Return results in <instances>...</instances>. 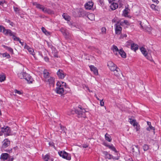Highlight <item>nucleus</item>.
Wrapping results in <instances>:
<instances>
[{
    "instance_id": "25",
    "label": "nucleus",
    "mask_w": 161,
    "mask_h": 161,
    "mask_svg": "<svg viewBox=\"0 0 161 161\" xmlns=\"http://www.w3.org/2000/svg\"><path fill=\"white\" fill-rule=\"evenodd\" d=\"M43 75L44 77L46 79V80H47L49 77H51L49 75V73L46 70H44V71Z\"/></svg>"
},
{
    "instance_id": "15",
    "label": "nucleus",
    "mask_w": 161,
    "mask_h": 161,
    "mask_svg": "<svg viewBox=\"0 0 161 161\" xmlns=\"http://www.w3.org/2000/svg\"><path fill=\"white\" fill-rule=\"evenodd\" d=\"M24 48L27 49L30 54L33 55H35L33 49L27 45L26 43H25V45L24 46Z\"/></svg>"
},
{
    "instance_id": "8",
    "label": "nucleus",
    "mask_w": 161,
    "mask_h": 161,
    "mask_svg": "<svg viewBox=\"0 0 161 161\" xmlns=\"http://www.w3.org/2000/svg\"><path fill=\"white\" fill-rule=\"evenodd\" d=\"M108 66L111 71L114 70L117 68V66L111 61H109L108 63Z\"/></svg>"
},
{
    "instance_id": "58",
    "label": "nucleus",
    "mask_w": 161,
    "mask_h": 161,
    "mask_svg": "<svg viewBox=\"0 0 161 161\" xmlns=\"http://www.w3.org/2000/svg\"><path fill=\"white\" fill-rule=\"evenodd\" d=\"M8 158H9L8 161H13L14 159V158H13L12 157V158H11L10 156H9V157Z\"/></svg>"
},
{
    "instance_id": "6",
    "label": "nucleus",
    "mask_w": 161,
    "mask_h": 161,
    "mask_svg": "<svg viewBox=\"0 0 161 161\" xmlns=\"http://www.w3.org/2000/svg\"><path fill=\"white\" fill-rule=\"evenodd\" d=\"M2 131L6 136H8L11 135L10 129L9 127L7 126L5 128H2Z\"/></svg>"
},
{
    "instance_id": "35",
    "label": "nucleus",
    "mask_w": 161,
    "mask_h": 161,
    "mask_svg": "<svg viewBox=\"0 0 161 161\" xmlns=\"http://www.w3.org/2000/svg\"><path fill=\"white\" fill-rule=\"evenodd\" d=\"M150 7L152 9L154 10L158 11V7L154 4H152L150 6Z\"/></svg>"
},
{
    "instance_id": "47",
    "label": "nucleus",
    "mask_w": 161,
    "mask_h": 161,
    "mask_svg": "<svg viewBox=\"0 0 161 161\" xmlns=\"http://www.w3.org/2000/svg\"><path fill=\"white\" fill-rule=\"evenodd\" d=\"M14 92L18 94L19 95L23 93L22 92H21V91L17 90L16 89H15L14 90Z\"/></svg>"
},
{
    "instance_id": "62",
    "label": "nucleus",
    "mask_w": 161,
    "mask_h": 161,
    "mask_svg": "<svg viewBox=\"0 0 161 161\" xmlns=\"http://www.w3.org/2000/svg\"><path fill=\"white\" fill-rule=\"evenodd\" d=\"M116 19L115 18H114L112 20V22L114 23H115L116 22Z\"/></svg>"
},
{
    "instance_id": "33",
    "label": "nucleus",
    "mask_w": 161,
    "mask_h": 161,
    "mask_svg": "<svg viewBox=\"0 0 161 161\" xmlns=\"http://www.w3.org/2000/svg\"><path fill=\"white\" fill-rule=\"evenodd\" d=\"M129 120L130 123L134 127H135L136 125L137 124V123L136 122V120L134 119H129Z\"/></svg>"
},
{
    "instance_id": "40",
    "label": "nucleus",
    "mask_w": 161,
    "mask_h": 161,
    "mask_svg": "<svg viewBox=\"0 0 161 161\" xmlns=\"http://www.w3.org/2000/svg\"><path fill=\"white\" fill-rule=\"evenodd\" d=\"M63 17L66 20L69 21L70 19V17L66 14H64L62 15Z\"/></svg>"
},
{
    "instance_id": "61",
    "label": "nucleus",
    "mask_w": 161,
    "mask_h": 161,
    "mask_svg": "<svg viewBox=\"0 0 161 161\" xmlns=\"http://www.w3.org/2000/svg\"><path fill=\"white\" fill-rule=\"evenodd\" d=\"M9 24L10 25H11L12 26H13L14 25V23L11 21H10L9 22Z\"/></svg>"
},
{
    "instance_id": "55",
    "label": "nucleus",
    "mask_w": 161,
    "mask_h": 161,
    "mask_svg": "<svg viewBox=\"0 0 161 161\" xmlns=\"http://www.w3.org/2000/svg\"><path fill=\"white\" fill-rule=\"evenodd\" d=\"M136 131H138L139 129H140V128H139V126H138L137 125V124H136Z\"/></svg>"
},
{
    "instance_id": "18",
    "label": "nucleus",
    "mask_w": 161,
    "mask_h": 161,
    "mask_svg": "<svg viewBox=\"0 0 161 161\" xmlns=\"http://www.w3.org/2000/svg\"><path fill=\"white\" fill-rule=\"evenodd\" d=\"M43 158L45 161H53V159L49 155L47 154L43 157Z\"/></svg>"
},
{
    "instance_id": "19",
    "label": "nucleus",
    "mask_w": 161,
    "mask_h": 161,
    "mask_svg": "<svg viewBox=\"0 0 161 161\" xmlns=\"http://www.w3.org/2000/svg\"><path fill=\"white\" fill-rule=\"evenodd\" d=\"M113 71L114 72V75L117 77L120 76V75L122 74V73L120 71V69L117 67V68L115 70Z\"/></svg>"
},
{
    "instance_id": "59",
    "label": "nucleus",
    "mask_w": 161,
    "mask_h": 161,
    "mask_svg": "<svg viewBox=\"0 0 161 161\" xmlns=\"http://www.w3.org/2000/svg\"><path fill=\"white\" fill-rule=\"evenodd\" d=\"M82 147L84 148H86L88 147V145L87 144H84L82 145Z\"/></svg>"
},
{
    "instance_id": "11",
    "label": "nucleus",
    "mask_w": 161,
    "mask_h": 161,
    "mask_svg": "<svg viewBox=\"0 0 161 161\" xmlns=\"http://www.w3.org/2000/svg\"><path fill=\"white\" fill-rule=\"evenodd\" d=\"M132 151L135 155L139 154L140 153L139 147L138 145H135L132 147Z\"/></svg>"
},
{
    "instance_id": "30",
    "label": "nucleus",
    "mask_w": 161,
    "mask_h": 161,
    "mask_svg": "<svg viewBox=\"0 0 161 161\" xmlns=\"http://www.w3.org/2000/svg\"><path fill=\"white\" fill-rule=\"evenodd\" d=\"M26 72H21L18 74V76L20 79H24L25 75Z\"/></svg>"
},
{
    "instance_id": "41",
    "label": "nucleus",
    "mask_w": 161,
    "mask_h": 161,
    "mask_svg": "<svg viewBox=\"0 0 161 161\" xmlns=\"http://www.w3.org/2000/svg\"><path fill=\"white\" fill-rule=\"evenodd\" d=\"M43 12H44V13H47L48 14H50L53 13V11L50 9H47L45 8V9H44Z\"/></svg>"
},
{
    "instance_id": "17",
    "label": "nucleus",
    "mask_w": 161,
    "mask_h": 161,
    "mask_svg": "<svg viewBox=\"0 0 161 161\" xmlns=\"http://www.w3.org/2000/svg\"><path fill=\"white\" fill-rule=\"evenodd\" d=\"M54 80L55 79L53 77H50L46 80L48 82L50 86H51L52 85L53 86L55 83Z\"/></svg>"
},
{
    "instance_id": "14",
    "label": "nucleus",
    "mask_w": 161,
    "mask_h": 161,
    "mask_svg": "<svg viewBox=\"0 0 161 161\" xmlns=\"http://www.w3.org/2000/svg\"><path fill=\"white\" fill-rule=\"evenodd\" d=\"M91 70L93 72L94 74L95 75H97L98 74V71L97 68L94 66L91 65L89 66Z\"/></svg>"
},
{
    "instance_id": "26",
    "label": "nucleus",
    "mask_w": 161,
    "mask_h": 161,
    "mask_svg": "<svg viewBox=\"0 0 161 161\" xmlns=\"http://www.w3.org/2000/svg\"><path fill=\"white\" fill-rule=\"evenodd\" d=\"M2 46L6 49L8 50L11 54L14 53L13 50V49L10 47H8L4 45H3Z\"/></svg>"
},
{
    "instance_id": "50",
    "label": "nucleus",
    "mask_w": 161,
    "mask_h": 161,
    "mask_svg": "<svg viewBox=\"0 0 161 161\" xmlns=\"http://www.w3.org/2000/svg\"><path fill=\"white\" fill-rule=\"evenodd\" d=\"M145 57L147 59H148V60H149L150 61H152L153 60L152 57L151 56H148V55H147V56Z\"/></svg>"
},
{
    "instance_id": "23",
    "label": "nucleus",
    "mask_w": 161,
    "mask_h": 161,
    "mask_svg": "<svg viewBox=\"0 0 161 161\" xmlns=\"http://www.w3.org/2000/svg\"><path fill=\"white\" fill-rule=\"evenodd\" d=\"M138 46L137 44H135L134 43L131 44V49L135 52L138 49Z\"/></svg>"
},
{
    "instance_id": "7",
    "label": "nucleus",
    "mask_w": 161,
    "mask_h": 161,
    "mask_svg": "<svg viewBox=\"0 0 161 161\" xmlns=\"http://www.w3.org/2000/svg\"><path fill=\"white\" fill-rule=\"evenodd\" d=\"M57 74L59 78L61 79H64L66 75V74L64 73L62 70L61 69H58Z\"/></svg>"
},
{
    "instance_id": "52",
    "label": "nucleus",
    "mask_w": 161,
    "mask_h": 161,
    "mask_svg": "<svg viewBox=\"0 0 161 161\" xmlns=\"http://www.w3.org/2000/svg\"><path fill=\"white\" fill-rule=\"evenodd\" d=\"M100 104L101 106H103L104 105V102H103V99H102V100H100Z\"/></svg>"
},
{
    "instance_id": "43",
    "label": "nucleus",
    "mask_w": 161,
    "mask_h": 161,
    "mask_svg": "<svg viewBox=\"0 0 161 161\" xmlns=\"http://www.w3.org/2000/svg\"><path fill=\"white\" fill-rule=\"evenodd\" d=\"M2 55L3 57H6L8 58H10V55L7 53H3L2 54Z\"/></svg>"
},
{
    "instance_id": "10",
    "label": "nucleus",
    "mask_w": 161,
    "mask_h": 161,
    "mask_svg": "<svg viewBox=\"0 0 161 161\" xmlns=\"http://www.w3.org/2000/svg\"><path fill=\"white\" fill-rule=\"evenodd\" d=\"M10 141L8 139H5L2 142V148H5L10 144Z\"/></svg>"
},
{
    "instance_id": "49",
    "label": "nucleus",
    "mask_w": 161,
    "mask_h": 161,
    "mask_svg": "<svg viewBox=\"0 0 161 161\" xmlns=\"http://www.w3.org/2000/svg\"><path fill=\"white\" fill-rule=\"evenodd\" d=\"M106 29L105 27H103L101 28L102 32L103 33H105L106 32Z\"/></svg>"
},
{
    "instance_id": "63",
    "label": "nucleus",
    "mask_w": 161,
    "mask_h": 161,
    "mask_svg": "<svg viewBox=\"0 0 161 161\" xmlns=\"http://www.w3.org/2000/svg\"><path fill=\"white\" fill-rule=\"evenodd\" d=\"M44 59H45V61H48L49 60L48 58L47 57H45Z\"/></svg>"
},
{
    "instance_id": "53",
    "label": "nucleus",
    "mask_w": 161,
    "mask_h": 161,
    "mask_svg": "<svg viewBox=\"0 0 161 161\" xmlns=\"http://www.w3.org/2000/svg\"><path fill=\"white\" fill-rule=\"evenodd\" d=\"M123 23H125V25H129L130 23L127 20H124V21Z\"/></svg>"
},
{
    "instance_id": "12",
    "label": "nucleus",
    "mask_w": 161,
    "mask_h": 161,
    "mask_svg": "<svg viewBox=\"0 0 161 161\" xmlns=\"http://www.w3.org/2000/svg\"><path fill=\"white\" fill-rule=\"evenodd\" d=\"M79 17H84L86 16L87 13L82 8H80L78 12Z\"/></svg>"
},
{
    "instance_id": "34",
    "label": "nucleus",
    "mask_w": 161,
    "mask_h": 161,
    "mask_svg": "<svg viewBox=\"0 0 161 161\" xmlns=\"http://www.w3.org/2000/svg\"><path fill=\"white\" fill-rule=\"evenodd\" d=\"M6 78V77L5 75L2 73L0 75V82H2L4 81Z\"/></svg>"
},
{
    "instance_id": "45",
    "label": "nucleus",
    "mask_w": 161,
    "mask_h": 161,
    "mask_svg": "<svg viewBox=\"0 0 161 161\" xmlns=\"http://www.w3.org/2000/svg\"><path fill=\"white\" fill-rule=\"evenodd\" d=\"M133 42L131 40H129L126 42V45L128 47L129 46H131V44H132Z\"/></svg>"
},
{
    "instance_id": "27",
    "label": "nucleus",
    "mask_w": 161,
    "mask_h": 161,
    "mask_svg": "<svg viewBox=\"0 0 161 161\" xmlns=\"http://www.w3.org/2000/svg\"><path fill=\"white\" fill-rule=\"evenodd\" d=\"M87 17L91 20L92 21L94 19V15L92 13L88 14L86 15Z\"/></svg>"
},
{
    "instance_id": "5",
    "label": "nucleus",
    "mask_w": 161,
    "mask_h": 161,
    "mask_svg": "<svg viewBox=\"0 0 161 161\" xmlns=\"http://www.w3.org/2000/svg\"><path fill=\"white\" fill-rule=\"evenodd\" d=\"M60 31L62 32L65 38L67 39H69L71 37V35L68 31L64 28H61Z\"/></svg>"
},
{
    "instance_id": "20",
    "label": "nucleus",
    "mask_w": 161,
    "mask_h": 161,
    "mask_svg": "<svg viewBox=\"0 0 161 161\" xmlns=\"http://www.w3.org/2000/svg\"><path fill=\"white\" fill-rule=\"evenodd\" d=\"M9 155L7 153H3L1 155L0 158L1 159L5 160L9 157Z\"/></svg>"
},
{
    "instance_id": "38",
    "label": "nucleus",
    "mask_w": 161,
    "mask_h": 161,
    "mask_svg": "<svg viewBox=\"0 0 161 161\" xmlns=\"http://www.w3.org/2000/svg\"><path fill=\"white\" fill-rule=\"evenodd\" d=\"M111 49L114 52H119V50L117 47L115 45H113L112 46V47L111 48Z\"/></svg>"
},
{
    "instance_id": "56",
    "label": "nucleus",
    "mask_w": 161,
    "mask_h": 161,
    "mask_svg": "<svg viewBox=\"0 0 161 161\" xmlns=\"http://www.w3.org/2000/svg\"><path fill=\"white\" fill-rule=\"evenodd\" d=\"M98 3H99L101 5H102L103 3V1L102 0H97Z\"/></svg>"
},
{
    "instance_id": "22",
    "label": "nucleus",
    "mask_w": 161,
    "mask_h": 161,
    "mask_svg": "<svg viewBox=\"0 0 161 161\" xmlns=\"http://www.w3.org/2000/svg\"><path fill=\"white\" fill-rule=\"evenodd\" d=\"M140 50L142 54L145 56L146 57L147 55V52L146 49L143 47H142L140 48Z\"/></svg>"
},
{
    "instance_id": "29",
    "label": "nucleus",
    "mask_w": 161,
    "mask_h": 161,
    "mask_svg": "<svg viewBox=\"0 0 161 161\" xmlns=\"http://www.w3.org/2000/svg\"><path fill=\"white\" fill-rule=\"evenodd\" d=\"M105 139L108 142H111L112 141V139L111 138L110 136L108 133H106L105 135Z\"/></svg>"
},
{
    "instance_id": "57",
    "label": "nucleus",
    "mask_w": 161,
    "mask_h": 161,
    "mask_svg": "<svg viewBox=\"0 0 161 161\" xmlns=\"http://www.w3.org/2000/svg\"><path fill=\"white\" fill-rule=\"evenodd\" d=\"M60 128L62 131H64V132L65 131V128L64 127L62 126L61 125Z\"/></svg>"
},
{
    "instance_id": "9",
    "label": "nucleus",
    "mask_w": 161,
    "mask_h": 161,
    "mask_svg": "<svg viewBox=\"0 0 161 161\" xmlns=\"http://www.w3.org/2000/svg\"><path fill=\"white\" fill-rule=\"evenodd\" d=\"M24 79H25L27 81L28 83H32L33 80L30 75L25 73V75Z\"/></svg>"
},
{
    "instance_id": "13",
    "label": "nucleus",
    "mask_w": 161,
    "mask_h": 161,
    "mask_svg": "<svg viewBox=\"0 0 161 161\" xmlns=\"http://www.w3.org/2000/svg\"><path fill=\"white\" fill-rule=\"evenodd\" d=\"M115 25V33L116 34H119L121 31L122 28L118 24H116Z\"/></svg>"
},
{
    "instance_id": "39",
    "label": "nucleus",
    "mask_w": 161,
    "mask_h": 161,
    "mask_svg": "<svg viewBox=\"0 0 161 161\" xmlns=\"http://www.w3.org/2000/svg\"><path fill=\"white\" fill-rule=\"evenodd\" d=\"M41 29L42 31L44 33L45 35H50V33L47 31L44 27H42Z\"/></svg>"
},
{
    "instance_id": "16",
    "label": "nucleus",
    "mask_w": 161,
    "mask_h": 161,
    "mask_svg": "<svg viewBox=\"0 0 161 161\" xmlns=\"http://www.w3.org/2000/svg\"><path fill=\"white\" fill-rule=\"evenodd\" d=\"M93 3L92 2H89L86 3L85 5V8L87 9H91L93 7Z\"/></svg>"
},
{
    "instance_id": "32",
    "label": "nucleus",
    "mask_w": 161,
    "mask_h": 161,
    "mask_svg": "<svg viewBox=\"0 0 161 161\" xmlns=\"http://www.w3.org/2000/svg\"><path fill=\"white\" fill-rule=\"evenodd\" d=\"M36 5L37 8L42 9L43 12L44 11V9H45L44 7L42 5L36 3Z\"/></svg>"
},
{
    "instance_id": "54",
    "label": "nucleus",
    "mask_w": 161,
    "mask_h": 161,
    "mask_svg": "<svg viewBox=\"0 0 161 161\" xmlns=\"http://www.w3.org/2000/svg\"><path fill=\"white\" fill-rule=\"evenodd\" d=\"M4 151L5 152H7L8 153H11L12 152V149H7L5 150Z\"/></svg>"
},
{
    "instance_id": "21",
    "label": "nucleus",
    "mask_w": 161,
    "mask_h": 161,
    "mask_svg": "<svg viewBox=\"0 0 161 161\" xmlns=\"http://www.w3.org/2000/svg\"><path fill=\"white\" fill-rule=\"evenodd\" d=\"M118 53L123 58H125L126 57V54L122 49H120L119 50Z\"/></svg>"
},
{
    "instance_id": "64",
    "label": "nucleus",
    "mask_w": 161,
    "mask_h": 161,
    "mask_svg": "<svg viewBox=\"0 0 161 161\" xmlns=\"http://www.w3.org/2000/svg\"><path fill=\"white\" fill-rule=\"evenodd\" d=\"M147 124L149 126H152L151 125V123L150 122L147 121Z\"/></svg>"
},
{
    "instance_id": "4",
    "label": "nucleus",
    "mask_w": 161,
    "mask_h": 161,
    "mask_svg": "<svg viewBox=\"0 0 161 161\" xmlns=\"http://www.w3.org/2000/svg\"><path fill=\"white\" fill-rule=\"evenodd\" d=\"M75 113L79 116V117H85V113L86 112L85 109H82L80 107H79L78 108L75 110Z\"/></svg>"
},
{
    "instance_id": "44",
    "label": "nucleus",
    "mask_w": 161,
    "mask_h": 161,
    "mask_svg": "<svg viewBox=\"0 0 161 161\" xmlns=\"http://www.w3.org/2000/svg\"><path fill=\"white\" fill-rule=\"evenodd\" d=\"M143 149L145 151H147L149 149V146L148 145L145 144L143 147Z\"/></svg>"
},
{
    "instance_id": "2",
    "label": "nucleus",
    "mask_w": 161,
    "mask_h": 161,
    "mask_svg": "<svg viewBox=\"0 0 161 161\" xmlns=\"http://www.w3.org/2000/svg\"><path fill=\"white\" fill-rule=\"evenodd\" d=\"M0 32H3L5 35H9L10 36H13L14 41H19L20 39L19 37H17L15 36L16 33L13 32L12 31L9 29H6L3 26L0 25Z\"/></svg>"
},
{
    "instance_id": "3",
    "label": "nucleus",
    "mask_w": 161,
    "mask_h": 161,
    "mask_svg": "<svg viewBox=\"0 0 161 161\" xmlns=\"http://www.w3.org/2000/svg\"><path fill=\"white\" fill-rule=\"evenodd\" d=\"M59 155L63 158L69 160L71 159V156L70 154L67 153L65 151L58 152Z\"/></svg>"
},
{
    "instance_id": "46",
    "label": "nucleus",
    "mask_w": 161,
    "mask_h": 161,
    "mask_svg": "<svg viewBox=\"0 0 161 161\" xmlns=\"http://www.w3.org/2000/svg\"><path fill=\"white\" fill-rule=\"evenodd\" d=\"M4 3L6 4V2L5 0H0V5L3 6Z\"/></svg>"
},
{
    "instance_id": "28",
    "label": "nucleus",
    "mask_w": 161,
    "mask_h": 161,
    "mask_svg": "<svg viewBox=\"0 0 161 161\" xmlns=\"http://www.w3.org/2000/svg\"><path fill=\"white\" fill-rule=\"evenodd\" d=\"M145 29L146 31L148 33V34H151L152 33L151 31L152 30V29L150 26H146L145 27Z\"/></svg>"
},
{
    "instance_id": "48",
    "label": "nucleus",
    "mask_w": 161,
    "mask_h": 161,
    "mask_svg": "<svg viewBox=\"0 0 161 161\" xmlns=\"http://www.w3.org/2000/svg\"><path fill=\"white\" fill-rule=\"evenodd\" d=\"M14 11L16 13H19V9L17 7H14Z\"/></svg>"
},
{
    "instance_id": "37",
    "label": "nucleus",
    "mask_w": 161,
    "mask_h": 161,
    "mask_svg": "<svg viewBox=\"0 0 161 161\" xmlns=\"http://www.w3.org/2000/svg\"><path fill=\"white\" fill-rule=\"evenodd\" d=\"M108 148L113 150V151L115 152L116 153L117 152V151H116L115 148L113 146V145H108L106 146Z\"/></svg>"
},
{
    "instance_id": "60",
    "label": "nucleus",
    "mask_w": 161,
    "mask_h": 161,
    "mask_svg": "<svg viewBox=\"0 0 161 161\" xmlns=\"http://www.w3.org/2000/svg\"><path fill=\"white\" fill-rule=\"evenodd\" d=\"M127 36V35L126 34H124V35H121L120 37L123 38L124 37H126Z\"/></svg>"
},
{
    "instance_id": "24",
    "label": "nucleus",
    "mask_w": 161,
    "mask_h": 161,
    "mask_svg": "<svg viewBox=\"0 0 161 161\" xmlns=\"http://www.w3.org/2000/svg\"><path fill=\"white\" fill-rule=\"evenodd\" d=\"M118 6V4L117 3H113L110 5V8L112 10H113L116 9Z\"/></svg>"
},
{
    "instance_id": "51",
    "label": "nucleus",
    "mask_w": 161,
    "mask_h": 161,
    "mask_svg": "<svg viewBox=\"0 0 161 161\" xmlns=\"http://www.w3.org/2000/svg\"><path fill=\"white\" fill-rule=\"evenodd\" d=\"M52 54L54 57H55V58L58 57V53L57 52L52 53Z\"/></svg>"
},
{
    "instance_id": "1",
    "label": "nucleus",
    "mask_w": 161,
    "mask_h": 161,
    "mask_svg": "<svg viewBox=\"0 0 161 161\" xmlns=\"http://www.w3.org/2000/svg\"><path fill=\"white\" fill-rule=\"evenodd\" d=\"M57 87L56 89V92L59 94H63L66 92L65 88H67L66 83L63 81H58L56 84Z\"/></svg>"
},
{
    "instance_id": "42",
    "label": "nucleus",
    "mask_w": 161,
    "mask_h": 161,
    "mask_svg": "<svg viewBox=\"0 0 161 161\" xmlns=\"http://www.w3.org/2000/svg\"><path fill=\"white\" fill-rule=\"evenodd\" d=\"M146 129L147 130L150 131V130H153V132L154 134H155V128L154 127H153L152 126H149L146 128Z\"/></svg>"
},
{
    "instance_id": "31",
    "label": "nucleus",
    "mask_w": 161,
    "mask_h": 161,
    "mask_svg": "<svg viewBox=\"0 0 161 161\" xmlns=\"http://www.w3.org/2000/svg\"><path fill=\"white\" fill-rule=\"evenodd\" d=\"M103 153L105 156L106 158H108V159H110L111 158V155L108 154L107 152L103 151Z\"/></svg>"
},
{
    "instance_id": "36",
    "label": "nucleus",
    "mask_w": 161,
    "mask_h": 161,
    "mask_svg": "<svg viewBox=\"0 0 161 161\" xmlns=\"http://www.w3.org/2000/svg\"><path fill=\"white\" fill-rule=\"evenodd\" d=\"M129 9L128 8H126L123 11L124 15L125 17H127L128 14Z\"/></svg>"
}]
</instances>
